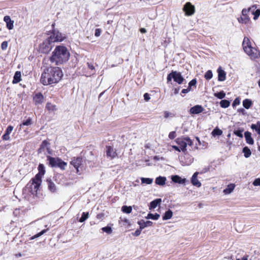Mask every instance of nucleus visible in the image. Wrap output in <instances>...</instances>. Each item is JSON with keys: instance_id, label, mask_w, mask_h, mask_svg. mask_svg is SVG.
<instances>
[{"instance_id": "f257e3e1", "label": "nucleus", "mask_w": 260, "mask_h": 260, "mask_svg": "<svg viewBox=\"0 0 260 260\" xmlns=\"http://www.w3.org/2000/svg\"><path fill=\"white\" fill-rule=\"evenodd\" d=\"M63 77L61 69L57 67H46L41 74L40 82L47 86L58 83Z\"/></svg>"}, {"instance_id": "f03ea898", "label": "nucleus", "mask_w": 260, "mask_h": 260, "mask_svg": "<svg viewBox=\"0 0 260 260\" xmlns=\"http://www.w3.org/2000/svg\"><path fill=\"white\" fill-rule=\"evenodd\" d=\"M70 55L68 50H54L50 59L52 62L58 65L68 61Z\"/></svg>"}, {"instance_id": "7ed1b4c3", "label": "nucleus", "mask_w": 260, "mask_h": 260, "mask_svg": "<svg viewBox=\"0 0 260 260\" xmlns=\"http://www.w3.org/2000/svg\"><path fill=\"white\" fill-rule=\"evenodd\" d=\"M48 165L51 168H58L61 170H64L67 166V163L59 157L47 156Z\"/></svg>"}, {"instance_id": "20e7f679", "label": "nucleus", "mask_w": 260, "mask_h": 260, "mask_svg": "<svg viewBox=\"0 0 260 260\" xmlns=\"http://www.w3.org/2000/svg\"><path fill=\"white\" fill-rule=\"evenodd\" d=\"M64 37L59 32L54 33L53 36H50L47 40H45L41 45V49H52L53 47L52 43L55 42H59L63 40Z\"/></svg>"}, {"instance_id": "39448f33", "label": "nucleus", "mask_w": 260, "mask_h": 260, "mask_svg": "<svg viewBox=\"0 0 260 260\" xmlns=\"http://www.w3.org/2000/svg\"><path fill=\"white\" fill-rule=\"evenodd\" d=\"M176 143L178 145L181 151L185 152L187 150L186 147L188 145L191 146L193 145V142L188 137L182 136L177 138L175 140Z\"/></svg>"}, {"instance_id": "423d86ee", "label": "nucleus", "mask_w": 260, "mask_h": 260, "mask_svg": "<svg viewBox=\"0 0 260 260\" xmlns=\"http://www.w3.org/2000/svg\"><path fill=\"white\" fill-rule=\"evenodd\" d=\"M172 79L178 84H182L185 81V79L181 75V73L176 71H172L168 75L167 77V83L171 82Z\"/></svg>"}, {"instance_id": "0eeeda50", "label": "nucleus", "mask_w": 260, "mask_h": 260, "mask_svg": "<svg viewBox=\"0 0 260 260\" xmlns=\"http://www.w3.org/2000/svg\"><path fill=\"white\" fill-rule=\"evenodd\" d=\"M42 180H36V178H33L31 179L30 181L27 184L30 189V192L32 194H37L38 190H39Z\"/></svg>"}, {"instance_id": "6e6552de", "label": "nucleus", "mask_w": 260, "mask_h": 260, "mask_svg": "<svg viewBox=\"0 0 260 260\" xmlns=\"http://www.w3.org/2000/svg\"><path fill=\"white\" fill-rule=\"evenodd\" d=\"M83 159L81 156L73 157L71 159L70 164L72 165L76 170V172L78 173L79 168L82 165Z\"/></svg>"}, {"instance_id": "1a4fd4ad", "label": "nucleus", "mask_w": 260, "mask_h": 260, "mask_svg": "<svg viewBox=\"0 0 260 260\" xmlns=\"http://www.w3.org/2000/svg\"><path fill=\"white\" fill-rule=\"evenodd\" d=\"M106 156L108 157H110L111 159H113L117 156V153L113 147L106 146Z\"/></svg>"}, {"instance_id": "9d476101", "label": "nucleus", "mask_w": 260, "mask_h": 260, "mask_svg": "<svg viewBox=\"0 0 260 260\" xmlns=\"http://www.w3.org/2000/svg\"><path fill=\"white\" fill-rule=\"evenodd\" d=\"M33 101L35 105L42 104L44 101V97L42 93H35L32 97Z\"/></svg>"}, {"instance_id": "9b49d317", "label": "nucleus", "mask_w": 260, "mask_h": 260, "mask_svg": "<svg viewBox=\"0 0 260 260\" xmlns=\"http://www.w3.org/2000/svg\"><path fill=\"white\" fill-rule=\"evenodd\" d=\"M245 53L252 60H255L260 57V52L259 50H244Z\"/></svg>"}, {"instance_id": "f8f14e48", "label": "nucleus", "mask_w": 260, "mask_h": 260, "mask_svg": "<svg viewBox=\"0 0 260 260\" xmlns=\"http://www.w3.org/2000/svg\"><path fill=\"white\" fill-rule=\"evenodd\" d=\"M183 10L185 14L188 16L192 15L195 12L194 7L190 3H187L183 7Z\"/></svg>"}, {"instance_id": "ddd939ff", "label": "nucleus", "mask_w": 260, "mask_h": 260, "mask_svg": "<svg viewBox=\"0 0 260 260\" xmlns=\"http://www.w3.org/2000/svg\"><path fill=\"white\" fill-rule=\"evenodd\" d=\"M38 169L39 172L35 175L34 178H36V180H42V177L44 175L46 172L45 167L43 164H40Z\"/></svg>"}, {"instance_id": "4468645a", "label": "nucleus", "mask_w": 260, "mask_h": 260, "mask_svg": "<svg viewBox=\"0 0 260 260\" xmlns=\"http://www.w3.org/2000/svg\"><path fill=\"white\" fill-rule=\"evenodd\" d=\"M50 145V143L47 140L43 141L41 145H40V147L38 148L37 151L38 154L42 153L44 152L46 149L47 150H50L49 148V146Z\"/></svg>"}, {"instance_id": "2eb2a0df", "label": "nucleus", "mask_w": 260, "mask_h": 260, "mask_svg": "<svg viewBox=\"0 0 260 260\" xmlns=\"http://www.w3.org/2000/svg\"><path fill=\"white\" fill-rule=\"evenodd\" d=\"M88 68L90 70L89 72H83V74L86 76H90L91 75H94L95 73V69L93 64L91 62H87V63Z\"/></svg>"}, {"instance_id": "dca6fc26", "label": "nucleus", "mask_w": 260, "mask_h": 260, "mask_svg": "<svg viewBox=\"0 0 260 260\" xmlns=\"http://www.w3.org/2000/svg\"><path fill=\"white\" fill-rule=\"evenodd\" d=\"M204 111V108L201 105H196L191 107L190 109V112L193 114H198L202 113Z\"/></svg>"}, {"instance_id": "f3484780", "label": "nucleus", "mask_w": 260, "mask_h": 260, "mask_svg": "<svg viewBox=\"0 0 260 260\" xmlns=\"http://www.w3.org/2000/svg\"><path fill=\"white\" fill-rule=\"evenodd\" d=\"M199 173L196 172H195L193 175H192L191 179V182L192 185L194 186H196L198 187H199L201 186V183L198 180L197 178V176Z\"/></svg>"}, {"instance_id": "a211bd4d", "label": "nucleus", "mask_w": 260, "mask_h": 260, "mask_svg": "<svg viewBox=\"0 0 260 260\" xmlns=\"http://www.w3.org/2000/svg\"><path fill=\"white\" fill-rule=\"evenodd\" d=\"M4 21L6 23L7 27L11 30L12 29L14 26V21L11 19V18L9 16H5L4 18Z\"/></svg>"}, {"instance_id": "6ab92c4d", "label": "nucleus", "mask_w": 260, "mask_h": 260, "mask_svg": "<svg viewBox=\"0 0 260 260\" xmlns=\"http://www.w3.org/2000/svg\"><path fill=\"white\" fill-rule=\"evenodd\" d=\"M218 72V80L219 81H223L226 79V73L219 67L217 70Z\"/></svg>"}, {"instance_id": "aec40b11", "label": "nucleus", "mask_w": 260, "mask_h": 260, "mask_svg": "<svg viewBox=\"0 0 260 260\" xmlns=\"http://www.w3.org/2000/svg\"><path fill=\"white\" fill-rule=\"evenodd\" d=\"M138 224L140 225L141 229L143 230L146 227L152 226L153 222L149 220L145 221L144 220L141 219L138 221Z\"/></svg>"}, {"instance_id": "412c9836", "label": "nucleus", "mask_w": 260, "mask_h": 260, "mask_svg": "<svg viewBox=\"0 0 260 260\" xmlns=\"http://www.w3.org/2000/svg\"><path fill=\"white\" fill-rule=\"evenodd\" d=\"M172 180L174 183H177L179 184H184L186 182L185 178H181L180 176L178 175H174L172 176Z\"/></svg>"}, {"instance_id": "4be33fe9", "label": "nucleus", "mask_w": 260, "mask_h": 260, "mask_svg": "<svg viewBox=\"0 0 260 260\" xmlns=\"http://www.w3.org/2000/svg\"><path fill=\"white\" fill-rule=\"evenodd\" d=\"M21 81V73L20 71H16L15 73L13 80L12 81L13 84H17Z\"/></svg>"}, {"instance_id": "5701e85b", "label": "nucleus", "mask_w": 260, "mask_h": 260, "mask_svg": "<svg viewBox=\"0 0 260 260\" xmlns=\"http://www.w3.org/2000/svg\"><path fill=\"white\" fill-rule=\"evenodd\" d=\"M244 135L246 143L250 145H253L254 143V140L251 137V133L249 132H246L244 133Z\"/></svg>"}, {"instance_id": "b1692460", "label": "nucleus", "mask_w": 260, "mask_h": 260, "mask_svg": "<svg viewBox=\"0 0 260 260\" xmlns=\"http://www.w3.org/2000/svg\"><path fill=\"white\" fill-rule=\"evenodd\" d=\"M47 182L49 190L52 192H55L56 190V186L52 180L51 179H47Z\"/></svg>"}, {"instance_id": "393cba45", "label": "nucleus", "mask_w": 260, "mask_h": 260, "mask_svg": "<svg viewBox=\"0 0 260 260\" xmlns=\"http://www.w3.org/2000/svg\"><path fill=\"white\" fill-rule=\"evenodd\" d=\"M242 46L243 49H253L251 46L250 40L246 37H245L243 40Z\"/></svg>"}, {"instance_id": "a878e982", "label": "nucleus", "mask_w": 260, "mask_h": 260, "mask_svg": "<svg viewBox=\"0 0 260 260\" xmlns=\"http://www.w3.org/2000/svg\"><path fill=\"white\" fill-rule=\"evenodd\" d=\"M166 178L165 177L159 176L155 179V183L159 185H164L165 184Z\"/></svg>"}, {"instance_id": "bb28decb", "label": "nucleus", "mask_w": 260, "mask_h": 260, "mask_svg": "<svg viewBox=\"0 0 260 260\" xmlns=\"http://www.w3.org/2000/svg\"><path fill=\"white\" fill-rule=\"evenodd\" d=\"M46 109L49 112H54L57 110L56 106L55 105L51 103L48 102L46 105Z\"/></svg>"}, {"instance_id": "cd10ccee", "label": "nucleus", "mask_w": 260, "mask_h": 260, "mask_svg": "<svg viewBox=\"0 0 260 260\" xmlns=\"http://www.w3.org/2000/svg\"><path fill=\"white\" fill-rule=\"evenodd\" d=\"M242 103L243 107L247 109H249L252 105L251 100L248 99L244 100Z\"/></svg>"}, {"instance_id": "c85d7f7f", "label": "nucleus", "mask_w": 260, "mask_h": 260, "mask_svg": "<svg viewBox=\"0 0 260 260\" xmlns=\"http://www.w3.org/2000/svg\"><path fill=\"white\" fill-rule=\"evenodd\" d=\"M161 202V199H156L152 201L150 204V207L152 209L155 208Z\"/></svg>"}, {"instance_id": "c756f323", "label": "nucleus", "mask_w": 260, "mask_h": 260, "mask_svg": "<svg viewBox=\"0 0 260 260\" xmlns=\"http://www.w3.org/2000/svg\"><path fill=\"white\" fill-rule=\"evenodd\" d=\"M235 187V185L234 184H230L228 185L227 187L223 190V192L225 194H229L233 191Z\"/></svg>"}, {"instance_id": "7c9ffc66", "label": "nucleus", "mask_w": 260, "mask_h": 260, "mask_svg": "<svg viewBox=\"0 0 260 260\" xmlns=\"http://www.w3.org/2000/svg\"><path fill=\"white\" fill-rule=\"evenodd\" d=\"M173 216V212L171 210H168L167 211L164 215L162 216L163 220H168L171 219Z\"/></svg>"}, {"instance_id": "2f4dec72", "label": "nucleus", "mask_w": 260, "mask_h": 260, "mask_svg": "<svg viewBox=\"0 0 260 260\" xmlns=\"http://www.w3.org/2000/svg\"><path fill=\"white\" fill-rule=\"evenodd\" d=\"M211 134L214 137L219 136L222 134V131L220 129L216 127L212 131Z\"/></svg>"}, {"instance_id": "473e14b6", "label": "nucleus", "mask_w": 260, "mask_h": 260, "mask_svg": "<svg viewBox=\"0 0 260 260\" xmlns=\"http://www.w3.org/2000/svg\"><path fill=\"white\" fill-rule=\"evenodd\" d=\"M257 8L256 5H253L252 7H250L248 9H244L242 11V13L243 16H247V14L248 12L251 10L253 9L254 10Z\"/></svg>"}, {"instance_id": "72a5a7b5", "label": "nucleus", "mask_w": 260, "mask_h": 260, "mask_svg": "<svg viewBox=\"0 0 260 260\" xmlns=\"http://www.w3.org/2000/svg\"><path fill=\"white\" fill-rule=\"evenodd\" d=\"M242 151L243 153H244V156L246 158L249 157L251 154V150L247 146H245L243 148Z\"/></svg>"}, {"instance_id": "f704fd0d", "label": "nucleus", "mask_w": 260, "mask_h": 260, "mask_svg": "<svg viewBox=\"0 0 260 260\" xmlns=\"http://www.w3.org/2000/svg\"><path fill=\"white\" fill-rule=\"evenodd\" d=\"M220 107L223 108H226L230 105V102L227 100H222L220 102Z\"/></svg>"}, {"instance_id": "c9c22d12", "label": "nucleus", "mask_w": 260, "mask_h": 260, "mask_svg": "<svg viewBox=\"0 0 260 260\" xmlns=\"http://www.w3.org/2000/svg\"><path fill=\"white\" fill-rule=\"evenodd\" d=\"M89 217V213L88 212H83L82 213L81 217L79 220L80 222H83L85 221Z\"/></svg>"}, {"instance_id": "e433bc0d", "label": "nucleus", "mask_w": 260, "mask_h": 260, "mask_svg": "<svg viewBox=\"0 0 260 260\" xmlns=\"http://www.w3.org/2000/svg\"><path fill=\"white\" fill-rule=\"evenodd\" d=\"M214 95L215 97L219 99H222L225 97V93L224 92V91L222 90L219 92L214 93Z\"/></svg>"}, {"instance_id": "4c0bfd02", "label": "nucleus", "mask_w": 260, "mask_h": 260, "mask_svg": "<svg viewBox=\"0 0 260 260\" xmlns=\"http://www.w3.org/2000/svg\"><path fill=\"white\" fill-rule=\"evenodd\" d=\"M32 123V120L30 118H28L26 120L23 121L20 125V128H21L22 126L24 125H30Z\"/></svg>"}, {"instance_id": "58836bf2", "label": "nucleus", "mask_w": 260, "mask_h": 260, "mask_svg": "<svg viewBox=\"0 0 260 260\" xmlns=\"http://www.w3.org/2000/svg\"><path fill=\"white\" fill-rule=\"evenodd\" d=\"M159 217H160V215L158 213H156L155 214L149 213L147 215V218H150L153 220H157L159 218Z\"/></svg>"}, {"instance_id": "ea45409f", "label": "nucleus", "mask_w": 260, "mask_h": 260, "mask_svg": "<svg viewBox=\"0 0 260 260\" xmlns=\"http://www.w3.org/2000/svg\"><path fill=\"white\" fill-rule=\"evenodd\" d=\"M153 179L149 178H142L141 182L142 183H145L146 184H150L152 183Z\"/></svg>"}, {"instance_id": "a19ab883", "label": "nucleus", "mask_w": 260, "mask_h": 260, "mask_svg": "<svg viewBox=\"0 0 260 260\" xmlns=\"http://www.w3.org/2000/svg\"><path fill=\"white\" fill-rule=\"evenodd\" d=\"M122 212L126 213H130L132 211V208L131 206H123L122 207Z\"/></svg>"}, {"instance_id": "79ce46f5", "label": "nucleus", "mask_w": 260, "mask_h": 260, "mask_svg": "<svg viewBox=\"0 0 260 260\" xmlns=\"http://www.w3.org/2000/svg\"><path fill=\"white\" fill-rule=\"evenodd\" d=\"M252 14L254 15L253 19L256 20L260 15V9H257L255 11L253 9L251 10Z\"/></svg>"}, {"instance_id": "37998d69", "label": "nucleus", "mask_w": 260, "mask_h": 260, "mask_svg": "<svg viewBox=\"0 0 260 260\" xmlns=\"http://www.w3.org/2000/svg\"><path fill=\"white\" fill-rule=\"evenodd\" d=\"M212 77L213 74L211 70H208V71H207L204 75L205 78L207 80L211 79L212 78Z\"/></svg>"}, {"instance_id": "c03bdc74", "label": "nucleus", "mask_w": 260, "mask_h": 260, "mask_svg": "<svg viewBox=\"0 0 260 260\" xmlns=\"http://www.w3.org/2000/svg\"><path fill=\"white\" fill-rule=\"evenodd\" d=\"M102 230L104 232H105L108 234H111L112 232V228L110 226H108L102 228Z\"/></svg>"}, {"instance_id": "a18cd8bd", "label": "nucleus", "mask_w": 260, "mask_h": 260, "mask_svg": "<svg viewBox=\"0 0 260 260\" xmlns=\"http://www.w3.org/2000/svg\"><path fill=\"white\" fill-rule=\"evenodd\" d=\"M243 132V129L235 130L234 131V134L240 138H243V134H242Z\"/></svg>"}, {"instance_id": "49530a36", "label": "nucleus", "mask_w": 260, "mask_h": 260, "mask_svg": "<svg viewBox=\"0 0 260 260\" xmlns=\"http://www.w3.org/2000/svg\"><path fill=\"white\" fill-rule=\"evenodd\" d=\"M47 230H43L41 232L38 233V234H36L34 236L31 237V239H34L35 238H38L43 235L44 233H45L47 232Z\"/></svg>"}, {"instance_id": "de8ad7c7", "label": "nucleus", "mask_w": 260, "mask_h": 260, "mask_svg": "<svg viewBox=\"0 0 260 260\" xmlns=\"http://www.w3.org/2000/svg\"><path fill=\"white\" fill-rule=\"evenodd\" d=\"M197 83V79L196 78L193 79L191 80L188 83L189 86H194L195 88H196V84Z\"/></svg>"}, {"instance_id": "09e8293b", "label": "nucleus", "mask_w": 260, "mask_h": 260, "mask_svg": "<svg viewBox=\"0 0 260 260\" xmlns=\"http://www.w3.org/2000/svg\"><path fill=\"white\" fill-rule=\"evenodd\" d=\"M5 64V60L2 58H0V71L4 69Z\"/></svg>"}, {"instance_id": "8fccbe9b", "label": "nucleus", "mask_w": 260, "mask_h": 260, "mask_svg": "<svg viewBox=\"0 0 260 260\" xmlns=\"http://www.w3.org/2000/svg\"><path fill=\"white\" fill-rule=\"evenodd\" d=\"M249 21V18L247 16H243V17H241L240 19H239V22H241L242 23H247Z\"/></svg>"}, {"instance_id": "3c124183", "label": "nucleus", "mask_w": 260, "mask_h": 260, "mask_svg": "<svg viewBox=\"0 0 260 260\" xmlns=\"http://www.w3.org/2000/svg\"><path fill=\"white\" fill-rule=\"evenodd\" d=\"M13 214L16 217L20 216L21 212L19 209H15L13 211Z\"/></svg>"}, {"instance_id": "603ef678", "label": "nucleus", "mask_w": 260, "mask_h": 260, "mask_svg": "<svg viewBox=\"0 0 260 260\" xmlns=\"http://www.w3.org/2000/svg\"><path fill=\"white\" fill-rule=\"evenodd\" d=\"M13 128L14 127L13 126L9 125L6 130L5 133L10 135L12 133Z\"/></svg>"}, {"instance_id": "864d4df0", "label": "nucleus", "mask_w": 260, "mask_h": 260, "mask_svg": "<svg viewBox=\"0 0 260 260\" xmlns=\"http://www.w3.org/2000/svg\"><path fill=\"white\" fill-rule=\"evenodd\" d=\"M176 136V132L173 131L171 132L169 134V138L170 139H174Z\"/></svg>"}, {"instance_id": "5fc2aeb1", "label": "nucleus", "mask_w": 260, "mask_h": 260, "mask_svg": "<svg viewBox=\"0 0 260 260\" xmlns=\"http://www.w3.org/2000/svg\"><path fill=\"white\" fill-rule=\"evenodd\" d=\"M240 103V100H239V99L238 98H236L235 99V100L234 101V102H233V103L232 104V106L233 107H235V106H236L237 105H239Z\"/></svg>"}, {"instance_id": "6e6d98bb", "label": "nucleus", "mask_w": 260, "mask_h": 260, "mask_svg": "<svg viewBox=\"0 0 260 260\" xmlns=\"http://www.w3.org/2000/svg\"><path fill=\"white\" fill-rule=\"evenodd\" d=\"M142 229H141V228L140 227L139 229H137L135 233L133 234V235L135 236H139L140 234H141V231H142Z\"/></svg>"}, {"instance_id": "4d7b16f0", "label": "nucleus", "mask_w": 260, "mask_h": 260, "mask_svg": "<svg viewBox=\"0 0 260 260\" xmlns=\"http://www.w3.org/2000/svg\"><path fill=\"white\" fill-rule=\"evenodd\" d=\"M174 115L172 114L171 113L168 112V111H165L164 112V117L165 118H168L170 116L173 117Z\"/></svg>"}, {"instance_id": "13d9d810", "label": "nucleus", "mask_w": 260, "mask_h": 260, "mask_svg": "<svg viewBox=\"0 0 260 260\" xmlns=\"http://www.w3.org/2000/svg\"><path fill=\"white\" fill-rule=\"evenodd\" d=\"M9 135H10L9 134L5 133V134L2 136L3 140H6V141L9 140L10 139V137Z\"/></svg>"}, {"instance_id": "bf43d9fd", "label": "nucleus", "mask_w": 260, "mask_h": 260, "mask_svg": "<svg viewBox=\"0 0 260 260\" xmlns=\"http://www.w3.org/2000/svg\"><path fill=\"white\" fill-rule=\"evenodd\" d=\"M253 185L254 186H260V178H256L253 182Z\"/></svg>"}, {"instance_id": "052dcab7", "label": "nucleus", "mask_w": 260, "mask_h": 260, "mask_svg": "<svg viewBox=\"0 0 260 260\" xmlns=\"http://www.w3.org/2000/svg\"><path fill=\"white\" fill-rule=\"evenodd\" d=\"M8 42L7 41H4L1 44V49H6L8 47Z\"/></svg>"}, {"instance_id": "680f3d73", "label": "nucleus", "mask_w": 260, "mask_h": 260, "mask_svg": "<svg viewBox=\"0 0 260 260\" xmlns=\"http://www.w3.org/2000/svg\"><path fill=\"white\" fill-rule=\"evenodd\" d=\"M104 216H105L104 213H101L97 214L96 217L98 219L102 220L103 219V218L104 217Z\"/></svg>"}, {"instance_id": "e2e57ef3", "label": "nucleus", "mask_w": 260, "mask_h": 260, "mask_svg": "<svg viewBox=\"0 0 260 260\" xmlns=\"http://www.w3.org/2000/svg\"><path fill=\"white\" fill-rule=\"evenodd\" d=\"M144 98L146 101H148L150 99V95L148 93H145L144 94Z\"/></svg>"}, {"instance_id": "0e129e2a", "label": "nucleus", "mask_w": 260, "mask_h": 260, "mask_svg": "<svg viewBox=\"0 0 260 260\" xmlns=\"http://www.w3.org/2000/svg\"><path fill=\"white\" fill-rule=\"evenodd\" d=\"M101 34V30L100 29H96L95 31V36L96 37H99Z\"/></svg>"}, {"instance_id": "69168bd1", "label": "nucleus", "mask_w": 260, "mask_h": 260, "mask_svg": "<svg viewBox=\"0 0 260 260\" xmlns=\"http://www.w3.org/2000/svg\"><path fill=\"white\" fill-rule=\"evenodd\" d=\"M172 148L175 150L176 151H177L178 152H180L181 150L180 149V148H179V146L173 145L172 146Z\"/></svg>"}, {"instance_id": "338daca9", "label": "nucleus", "mask_w": 260, "mask_h": 260, "mask_svg": "<svg viewBox=\"0 0 260 260\" xmlns=\"http://www.w3.org/2000/svg\"><path fill=\"white\" fill-rule=\"evenodd\" d=\"M248 256H249L248 255H246L244 256L241 259L237 258L236 260H247Z\"/></svg>"}, {"instance_id": "774afa93", "label": "nucleus", "mask_w": 260, "mask_h": 260, "mask_svg": "<svg viewBox=\"0 0 260 260\" xmlns=\"http://www.w3.org/2000/svg\"><path fill=\"white\" fill-rule=\"evenodd\" d=\"M258 127V126H257V125L255 124H252V125H251V128L252 129H255V131L257 128Z\"/></svg>"}]
</instances>
